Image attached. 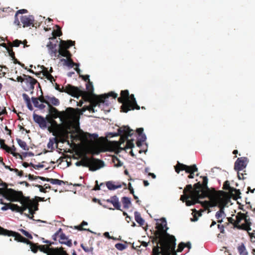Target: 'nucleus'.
Listing matches in <instances>:
<instances>
[{
  "mask_svg": "<svg viewBox=\"0 0 255 255\" xmlns=\"http://www.w3.org/2000/svg\"><path fill=\"white\" fill-rule=\"evenodd\" d=\"M161 223L157 224L156 231L152 237V243H156L152 249V255H176L175 251L176 238L167 233L168 228L165 218H162Z\"/></svg>",
  "mask_w": 255,
  "mask_h": 255,
  "instance_id": "obj_1",
  "label": "nucleus"
},
{
  "mask_svg": "<svg viewBox=\"0 0 255 255\" xmlns=\"http://www.w3.org/2000/svg\"><path fill=\"white\" fill-rule=\"evenodd\" d=\"M3 194L9 201H19L22 204V206L19 207L17 204L10 203V209L12 211L22 213L28 210L27 216L30 219L34 217L35 211L38 209V203L37 201L31 200L29 197L24 196L22 191H17L11 188L5 189Z\"/></svg>",
  "mask_w": 255,
  "mask_h": 255,
  "instance_id": "obj_2",
  "label": "nucleus"
},
{
  "mask_svg": "<svg viewBox=\"0 0 255 255\" xmlns=\"http://www.w3.org/2000/svg\"><path fill=\"white\" fill-rule=\"evenodd\" d=\"M49 113L52 118L56 119L59 118L62 124L66 126H70L77 120V114L74 112V109L71 107L66 108L65 111H59L56 108L50 107Z\"/></svg>",
  "mask_w": 255,
  "mask_h": 255,
  "instance_id": "obj_3",
  "label": "nucleus"
},
{
  "mask_svg": "<svg viewBox=\"0 0 255 255\" xmlns=\"http://www.w3.org/2000/svg\"><path fill=\"white\" fill-rule=\"evenodd\" d=\"M226 197L225 192L221 190L215 191L210 201H204L202 203V205L211 207L218 206L220 209L216 212L215 216L217 219H220L225 215L224 209L226 204Z\"/></svg>",
  "mask_w": 255,
  "mask_h": 255,
  "instance_id": "obj_4",
  "label": "nucleus"
},
{
  "mask_svg": "<svg viewBox=\"0 0 255 255\" xmlns=\"http://www.w3.org/2000/svg\"><path fill=\"white\" fill-rule=\"evenodd\" d=\"M194 189H193L192 185L188 184L186 185V187L184 188V192H190L192 197L194 199V200L197 201L198 203H200V201L199 200V199L208 197V196L206 195V193H204L203 186L200 182L195 184L194 185Z\"/></svg>",
  "mask_w": 255,
  "mask_h": 255,
  "instance_id": "obj_5",
  "label": "nucleus"
},
{
  "mask_svg": "<svg viewBox=\"0 0 255 255\" xmlns=\"http://www.w3.org/2000/svg\"><path fill=\"white\" fill-rule=\"evenodd\" d=\"M133 134V130L130 129L129 127L123 126L118 129V134L116 135H121L120 139L122 142L127 140L126 148H132L134 146L133 142V140H128V137L131 136Z\"/></svg>",
  "mask_w": 255,
  "mask_h": 255,
  "instance_id": "obj_6",
  "label": "nucleus"
},
{
  "mask_svg": "<svg viewBox=\"0 0 255 255\" xmlns=\"http://www.w3.org/2000/svg\"><path fill=\"white\" fill-rule=\"evenodd\" d=\"M109 97H112L116 99L118 97V94L114 92H111L107 94L100 96L95 95L94 97L90 101V104L95 109L96 106H100L101 104H105L108 105V99Z\"/></svg>",
  "mask_w": 255,
  "mask_h": 255,
  "instance_id": "obj_7",
  "label": "nucleus"
},
{
  "mask_svg": "<svg viewBox=\"0 0 255 255\" xmlns=\"http://www.w3.org/2000/svg\"><path fill=\"white\" fill-rule=\"evenodd\" d=\"M75 43L74 41H72L71 40L67 41L61 40L57 55H59V56L61 55L63 57H65L67 58H69V57H71L72 54L68 50V49L71 46L74 45Z\"/></svg>",
  "mask_w": 255,
  "mask_h": 255,
  "instance_id": "obj_8",
  "label": "nucleus"
},
{
  "mask_svg": "<svg viewBox=\"0 0 255 255\" xmlns=\"http://www.w3.org/2000/svg\"><path fill=\"white\" fill-rule=\"evenodd\" d=\"M249 216L247 215V213L246 214L239 212L236 216V220H235L232 217L228 218V222L233 224L235 228H237L239 230L247 229L246 226L244 225V223L240 224L242 220H244L245 223L246 222V219H248Z\"/></svg>",
  "mask_w": 255,
  "mask_h": 255,
  "instance_id": "obj_9",
  "label": "nucleus"
},
{
  "mask_svg": "<svg viewBox=\"0 0 255 255\" xmlns=\"http://www.w3.org/2000/svg\"><path fill=\"white\" fill-rule=\"evenodd\" d=\"M121 109L125 113H127L131 110L140 109V107L137 104L134 95L131 94L129 95V99H128L125 103H123V105L121 106Z\"/></svg>",
  "mask_w": 255,
  "mask_h": 255,
  "instance_id": "obj_10",
  "label": "nucleus"
},
{
  "mask_svg": "<svg viewBox=\"0 0 255 255\" xmlns=\"http://www.w3.org/2000/svg\"><path fill=\"white\" fill-rule=\"evenodd\" d=\"M174 168L175 171L177 173H179L180 171L183 170L185 171L187 173H191L198 171V168L195 164L188 166L183 163H181L178 161L174 166Z\"/></svg>",
  "mask_w": 255,
  "mask_h": 255,
  "instance_id": "obj_11",
  "label": "nucleus"
},
{
  "mask_svg": "<svg viewBox=\"0 0 255 255\" xmlns=\"http://www.w3.org/2000/svg\"><path fill=\"white\" fill-rule=\"evenodd\" d=\"M76 88L77 89L76 92H75L73 95H71L72 97H76L78 98L79 97L81 96L82 99L85 101L89 102L92 100V99L94 97L95 95L93 94V93H90V92H86L85 91H83L80 89L79 88L76 87Z\"/></svg>",
  "mask_w": 255,
  "mask_h": 255,
  "instance_id": "obj_12",
  "label": "nucleus"
},
{
  "mask_svg": "<svg viewBox=\"0 0 255 255\" xmlns=\"http://www.w3.org/2000/svg\"><path fill=\"white\" fill-rule=\"evenodd\" d=\"M88 167L91 171H96L104 166V162L94 157H89Z\"/></svg>",
  "mask_w": 255,
  "mask_h": 255,
  "instance_id": "obj_13",
  "label": "nucleus"
},
{
  "mask_svg": "<svg viewBox=\"0 0 255 255\" xmlns=\"http://www.w3.org/2000/svg\"><path fill=\"white\" fill-rule=\"evenodd\" d=\"M249 159L247 157H239L235 162L234 169L237 171H242L246 168Z\"/></svg>",
  "mask_w": 255,
  "mask_h": 255,
  "instance_id": "obj_14",
  "label": "nucleus"
},
{
  "mask_svg": "<svg viewBox=\"0 0 255 255\" xmlns=\"http://www.w3.org/2000/svg\"><path fill=\"white\" fill-rule=\"evenodd\" d=\"M55 88L60 92H65L70 95H73L75 92L77 91L76 87L70 84H67L65 87H62L61 88L57 83H55Z\"/></svg>",
  "mask_w": 255,
  "mask_h": 255,
  "instance_id": "obj_15",
  "label": "nucleus"
},
{
  "mask_svg": "<svg viewBox=\"0 0 255 255\" xmlns=\"http://www.w3.org/2000/svg\"><path fill=\"white\" fill-rule=\"evenodd\" d=\"M0 235H4L7 236H12L14 237V240L20 242L22 236L19 233L12 231H9L5 229L0 226Z\"/></svg>",
  "mask_w": 255,
  "mask_h": 255,
  "instance_id": "obj_16",
  "label": "nucleus"
},
{
  "mask_svg": "<svg viewBox=\"0 0 255 255\" xmlns=\"http://www.w3.org/2000/svg\"><path fill=\"white\" fill-rule=\"evenodd\" d=\"M183 195H181L180 197V200L183 202H186V205L187 206H189L191 205H193L195 204L196 203H198L197 201L191 196V193L188 192H184V190H183Z\"/></svg>",
  "mask_w": 255,
  "mask_h": 255,
  "instance_id": "obj_17",
  "label": "nucleus"
},
{
  "mask_svg": "<svg viewBox=\"0 0 255 255\" xmlns=\"http://www.w3.org/2000/svg\"><path fill=\"white\" fill-rule=\"evenodd\" d=\"M21 22L23 27L34 26V17L32 15L22 16L20 17Z\"/></svg>",
  "mask_w": 255,
  "mask_h": 255,
  "instance_id": "obj_18",
  "label": "nucleus"
},
{
  "mask_svg": "<svg viewBox=\"0 0 255 255\" xmlns=\"http://www.w3.org/2000/svg\"><path fill=\"white\" fill-rule=\"evenodd\" d=\"M208 180V178L206 176H203V182L201 184L203 188L204 193L205 194V193H206V195H207L208 197L210 198V199H211L212 195H213L215 191L216 190L214 189H213V190H211L208 188L207 186Z\"/></svg>",
  "mask_w": 255,
  "mask_h": 255,
  "instance_id": "obj_19",
  "label": "nucleus"
},
{
  "mask_svg": "<svg viewBox=\"0 0 255 255\" xmlns=\"http://www.w3.org/2000/svg\"><path fill=\"white\" fill-rule=\"evenodd\" d=\"M50 126L48 127V130L50 132H52L53 135H56L57 132L60 131V128L62 127V123L58 124L57 122L54 120L53 122L50 124Z\"/></svg>",
  "mask_w": 255,
  "mask_h": 255,
  "instance_id": "obj_20",
  "label": "nucleus"
},
{
  "mask_svg": "<svg viewBox=\"0 0 255 255\" xmlns=\"http://www.w3.org/2000/svg\"><path fill=\"white\" fill-rule=\"evenodd\" d=\"M33 118L34 121L38 124L42 128H45L47 127L46 120L41 116L33 114Z\"/></svg>",
  "mask_w": 255,
  "mask_h": 255,
  "instance_id": "obj_21",
  "label": "nucleus"
},
{
  "mask_svg": "<svg viewBox=\"0 0 255 255\" xmlns=\"http://www.w3.org/2000/svg\"><path fill=\"white\" fill-rule=\"evenodd\" d=\"M244 225L246 226L247 229L242 230L247 231L251 239H255V230H252L251 228L252 223L249 217H248V219H246V222L244 223Z\"/></svg>",
  "mask_w": 255,
  "mask_h": 255,
  "instance_id": "obj_22",
  "label": "nucleus"
},
{
  "mask_svg": "<svg viewBox=\"0 0 255 255\" xmlns=\"http://www.w3.org/2000/svg\"><path fill=\"white\" fill-rule=\"evenodd\" d=\"M104 201L111 203L113 204L115 209L118 210L122 211L121 209V206L119 201V198L116 195L111 196L110 199L104 200Z\"/></svg>",
  "mask_w": 255,
  "mask_h": 255,
  "instance_id": "obj_23",
  "label": "nucleus"
},
{
  "mask_svg": "<svg viewBox=\"0 0 255 255\" xmlns=\"http://www.w3.org/2000/svg\"><path fill=\"white\" fill-rule=\"evenodd\" d=\"M47 47L49 50V53L52 57H59V55H57L58 50L57 49V44H53L52 42L49 41L47 44Z\"/></svg>",
  "mask_w": 255,
  "mask_h": 255,
  "instance_id": "obj_24",
  "label": "nucleus"
},
{
  "mask_svg": "<svg viewBox=\"0 0 255 255\" xmlns=\"http://www.w3.org/2000/svg\"><path fill=\"white\" fill-rule=\"evenodd\" d=\"M86 111H89L90 112L94 113L95 112V109L92 107V106L90 104L89 106H84L81 109H74V112L77 114V120L78 121L79 119L80 116L82 115L84 112Z\"/></svg>",
  "mask_w": 255,
  "mask_h": 255,
  "instance_id": "obj_25",
  "label": "nucleus"
},
{
  "mask_svg": "<svg viewBox=\"0 0 255 255\" xmlns=\"http://www.w3.org/2000/svg\"><path fill=\"white\" fill-rule=\"evenodd\" d=\"M115 182L112 181H109L106 182V186L108 189L110 190H114L118 188H121L122 185L124 186V188L127 189V184H126L124 182H123L122 184H120L119 183H117V184H115Z\"/></svg>",
  "mask_w": 255,
  "mask_h": 255,
  "instance_id": "obj_26",
  "label": "nucleus"
},
{
  "mask_svg": "<svg viewBox=\"0 0 255 255\" xmlns=\"http://www.w3.org/2000/svg\"><path fill=\"white\" fill-rule=\"evenodd\" d=\"M59 242L61 244L66 245L69 247H71L72 245V240L69 239L68 237L61 232L59 235Z\"/></svg>",
  "mask_w": 255,
  "mask_h": 255,
  "instance_id": "obj_27",
  "label": "nucleus"
},
{
  "mask_svg": "<svg viewBox=\"0 0 255 255\" xmlns=\"http://www.w3.org/2000/svg\"><path fill=\"white\" fill-rule=\"evenodd\" d=\"M128 99H129V94L128 90H122L121 92V97L118 98V101L120 103H125Z\"/></svg>",
  "mask_w": 255,
  "mask_h": 255,
  "instance_id": "obj_28",
  "label": "nucleus"
},
{
  "mask_svg": "<svg viewBox=\"0 0 255 255\" xmlns=\"http://www.w3.org/2000/svg\"><path fill=\"white\" fill-rule=\"evenodd\" d=\"M23 76L25 77L24 81H25L26 83L30 85L31 89H33L34 85L37 83V81L30 76L26 75L25 74H23Z\"/></svg>",
  "mask_w": 255,
  "mask_h": 255,
  "instance_id": "obj_29",
  "label": "nucleus"
},
{
  "mask_svg": "<svg viewBox=\"0 0 255 255\" xmlns=\"http://www.w3.org/2000/svg\"><path fill=\"white\" fill-rule=\"evenodd\" d=\"M64 251L63 247L50 248L47 253V255H62V252Z\"/></svg>",
  "mask_w": 255,
  "mask_h": 255,
  "instance_id": "obj_30",
  "label": "nucleus"
},
{
  "mask_svg": "<svg viewBox=\"0 0 255 255\" xmlns=\"http://www.w3.org/2000/svg\"><path fill=\"white\" fill-rule=\"evenodd\" d=\"M46 98L48 100L47 105L48 106L49 108L52 107L51 105L57 106L60 104L59 100L54 96H46Z\"/></svg>",
  "mask_w": 255,
  "mask_h": 255,
  "instance_id": "obj_31",
  "label": "nucleus"
},
{
  "mask_svg": "<svg viewBox=\"0 0 255 255\" xmlns=\"http://www.w3.org/2000/svg\"><path fill=\"white\" fill-rule=\"evenodd\" d=\"M56 26L57 28V29L56 30H54L53 31V36L52 37L49 38V39H55L56 38V37H59L62 34L60 27L57 25H56Z\"/></svg>",
  "mask_w": 255,
  "mask_h": 255,
  "instance_id": "obj_32",
  "label": "nucleus"
},
{
  "mask_svg": "<svg viewBox=\"0 0 255 255\" xmlns=\"http://www.w3.org/2000/svg\"><path fill=\"white\" fill-rule=\"evenodd\" d=\"M88 161H89V157L87 156H85L83 158H82V159L80 161L77 162L76 164L78 166L81 165V166H83L84 167H88V164H89Z\"/></svg>",
  "mask_w": 255,
  "mask_h": 255,
  "instance_id": "obj_33",
  "label": "nucleus"
},
{
  "mask_svg": "<svg viewBox=\"0 0 255 255\" xmlns=\"http://www.w3.org/2000/svg\"><path fill=\"white\" fill-rule=\"evenodd\" d=\"M134 218L136 222L139 224L140 226L144 225V221L141 218L140 214L139 212L137 211L134 212Z\"/></svg>",
  "mask_w": 255,
  "mask_h": 255,
  "instance_id": "obj_34",
  "label": "nucleus"
},
{
  "mask_svg": "<svg viewBox=\"0 0 255 255\" xmlns=\"http://www.w3.org/2000/svg\"><path fill=\"white\" fill-rule=\"evenodd\" d=\"M122 202L123 203V206L125 209L129 208L131 204V201L129 198L127 197H123L122 198Z\"/></svg>",
  "mask_w": 255,
  "mask_h": 255,
  "instance_id": "obj_35",
  "label": "nucleus"
},
{
  "mask_svg": "<svg viewBox=\"0 0 255 255\" xmlns=\"http://www.w3.org/2000/svg\"><path fill=\"white\" fill-rule=\"evenodd\" d=\"M55 143L57 144L59 143L58 139L57 137H53L50 138L49 141L47 144V147L49 149H53V145Z\"/></svg>",
  "mask_w": 255,
  "mask_h": 255,
  "instance_id": "obj_36",
  "label": "nucleus"
},
{
  "mask_svg": "<svg viewBox=\"0 0 255 255\" xmlns=\"http://www.w3.org/2000/svg\"><path fill=\"white\" fill-rule=\"evenodd\" d=\"M238 251L240 255H248L246 247L243 244L238 247Z\"/></svg>",
  "mask_w": 255,
  "mask_h": 255,
  "instance_id": "obj_37",
  "label": "nucleus"
},
{
  "mask_svg": "<svg viewBox=\"0 0 255 255\" xmlns=\"http://www.w3.org/2000/svg\"><path fill=\"white\" fill-rule=\"evenodd\" d=\"M0 148L5 150L6 152L7 153H10L11 152V150L10 147H9L8 145H7L4 143V140L3 139H2L0 141Z\"/></svg>",
  "mask_w": 255,
  "mask_h": 255,
  "instance_id": "obj_38",
  "label": "nucleus"
},
{
  "mask_svg": "<svg viewBox=\"0 0 255 255\" xmlns=\"http://www.w3.org/2000/svg\"><path fill=\"white\" fill-rule=\"evenodd\" d=\"M16 140L18 145L21 148H22L23 149L25 150H29V147L27 145L26 143L24 141L18 138H17Z\"/></svg>",
  "mask_w": 255,
  "mask_h": 255,
  "instance_id": "obj_39",
  "label": "nucleus"
},
{
  "mask_svg": "<svg viewBox=\"0 0 255 255\" xmlns=\"http://www.w3.org/2000/svg\"><path fill=\"white\" fill-rule=\"evenodd\" d=\"M231 193H233V197L234 199H237L238 198H240V195L241 194V192L239 189L233 188L231 190Z\"/></svg>",
  "mask_w": 255,
  "mask_h": 255,
  "instance_id": "obj_40",
  "label": "nucleus"
},
{
  "mask_svg": "<svg viewBox=\"0 0 255 255\" xmlns=\"http://www.w3.org/2000/svg\"><path fill=\"white\" fill-rule=\"evenodd\" d=\"M61 61H64L65 64L71 68H72L74 66L75 63L73 62V60L71 58V57L69 58H67V59H63Z\"/></svg>",
  "mask_w": 255,
  "mask_h": 255,
  "instance_id": "obj_41",
  "label": "nucleus"
},
{
  "mask_svg": "<svg viewBox=\"0 0 255 255\" xmlns=\"http://www.w3.org/2000/svg\"><path fill=\"white\" fill-rule=\"evenodd\" d=\"M49 182L52 184L58 185H61L62 184H65V182L63 180L58 179L50 178Z\"/></svg>",
  "mask_w": 255,
  "mask_h": 255,
  "instance_id": "obj_42",
  "label": "nucleus"
},
{
  "mask_svg": "<svg viewBox=\"0 0 255 255\" xmlns=\"http://www.w3.org/2000/svg\"><path fill=\"white\" fill-rule=\"evenodd\" d=\"M30 246V249L31 251L33 253H36L38 251L39 246L38 245V244H35L32 242H31V244H29Z\"/></svg>",
  "mask_w": 255,
  "mask_h": 255,
  "instance_id": "obj_43",
  "label": "nucleus"
},
{
  "mask_svg": "<svg viewBox=\"0 0 255 255\" xmlns=\"http://www.w3.org/2000/svg\"><path fill=\"white\" fill-rule=\"evenodd\" d=\"M102 150H100L98 147L96 146H92L90 148V153L92 154H98Z\"/></svg>",
  "mask_w": 255,
  "mask_h": 255,
  "instance_id": "obj_44",
  "label": "nucleus"
},
{
  "mask_svg": "<svg viewBox=\"0 0 255 255\" xmlns=\"http://www.w3.org/2000/svg\"><path fill=\"white\" fill-rule=\"evenodd\" d=\"M84 137L85 138H89L91 141L93 139H96L98 138V135L97 134H90L89 133H85Z\"/></svg>",
  "mask_w": 255,
  "mask_h": 255,
  "instance_id": "obj_45",
  "label": "nucleus"
},
{
  "mask_svg": "<svg viewBox=\"0 0 255 255\" xmlns=\"http://www.w3.org/2000/svg\"><path fill=\"white\" fill-rule=\"evenodd\" d=\"M54 136H55V137L58 138L59 142H61L63 143L65 142V140L64 138V136L63 134H62V133L60 131H58L57 132V134L56 135H54Z\"/></svg>",
  "mask_w": 255,
  "mask_h": 255,
  "instance_id": "obj_46",
  "label": "nucleus"
},
{
  "mask_svg": "<svg viewBox=\"0 0 255 255\" xmlns=\"http://www.w3.org/2000/svg\"><path fill=\"white\" fill-rule=\"evenodd\" d=\"M39 248L38 249L44 253L47 254V253L48 252L49 249L51 248L47 245H41L38 246Z\"/></svg>",
  "mask_w": 255,
  "mask_h": 255,
  "instance_id": "obj_47",
  "label": "nucleus"
},
{
  "mask_svg": "<svg viewBox=\"0 0 255 255\" xmlns=\"http://www.w3.org/2000/svg\"><path fill=\"white\" fill-rule=\"evenodd\" d=\"M22 43V41L15 39L13 41L12 43L9 42V45H10V47L12 48V47H18L20 44Z\"/></svg>",
  "mask_w": 255,
  "mask_h": 255,
  "instance_id": "obj_48",
  "label": "nucleus"
},
{
  "mask_svg": "<svg viewBox=\"0 0 255 255\" xmlns=\"http://www.w3.org/2000/svg\"><path fill=\"white\" fill-rule=\"evenodd\" d=\"M113 162L114 163L115 165L117 167H120L122 165V162L118 157L116 156H114L113 157Z\"/></svg>",
  "mask_w": 255,
  "mask_h": 255,
  "instance_id": "obj_49",
  "label": "nucleus"
},
{
  "mask_svg": "<svg viewBox=\"0 0 255 255\" xmlns=\"http://www.w3.org/2000/svg\"><path fill=\"white\" fill-rule=\"evenodd\" d=\"M86 89L88 90V92L93 93L94 88L93 83L90 81L87 82V83L86 84Z\"/></svg>",
  "mask_w": 255,
  "mask_h": 255,
  "instance_id": "obj_50",
  "label": "nucleus"
},
{
  "mask_svg": "<svg viewBox=\"0 0 255 255\" xmlns=\"http://www.w3.org/2000/svg\"><path fill=\"white\" fill-rule=\"evenodd\" d=\"M0 9L3 11V12H6L8 14H10V13H13L14 12V10L12 8L9 7H3V8H0Z\"/></svg>",
  "mask_w": 255,
  "mask_h": 255,
  "instance_id": "obj_51",
  "label": "nucleus"
},
{
  "mask_svg": "<svg viewBox=\"0 0 255 255\" xmlns=\"http://www.w3.org/2000/svg\"><path fill=\"white\" fill-rule=\"evenodd\" d=\"M232 188H233V187H230L229 181L227 180L224 183L223 189L224 190H229V191L231 193V190Z\"/></svg>",
  "mask_w": 255,
  "mask_h": 255,
  "instance_id": "obj_52",
  "label": "nucleus"
},
{
  "mask_svg": "<svg viewBox=\"0 0 255 255\" xmlns=\"http://www.w3.org/2000/svg\"><path fill=\"white\" fill-rule=\"evenodd\" d=\"M93 200V201H94L95 202H97L99 205H100L101 206H102L104 208H107L109 210H114V208L109 207L107 205L103 204V203L101 202V201L99 199H98L96 198H94Z\"/></svg>",
  "mask_w": 255,
  "mask_h": 255,
  "instance_id": "obj_53",
  "label": "nucleus"
},
{
  "mask_svg": "<svg viewBox=\"0 0 255 255\" xmlns=\"http://www.w3.org/2000/svg\"><path fill=\"white\" fill-rule=\"evenodd\" d=\"M115 247L120 251H123L127 248V246L122 243H117L115 245Z\"/></svg>",
  "mask_w": 255,
  "mask_h": 255,
  "instance_id": "obj_54",
  "label": "nucleus"
},
{
  "mask_svg": "<svg viewBox=\"0 0 255 255\" xmlns=\"http://www.w3.org/2000/svg\"><path fill=\"white\" fill-rule=\"evenodd\" d=\"M185 247V244H184L183 242H181L179 244L177 251H176L175 250V251L176 253V252H181ZM176 255H177L176 254Z\"/></svg>",
  "mask_w": 255,
  "mask_h": 255,
  "instance_id": "obj_55",
  "label": "nucleus"
},
{
  "mask_svg": "<svg viewBox=\"0 0 255 255\" xmlns=\"http://www.w3.org/2000/svg\"><path fill=\"white\" fill-rule=\"evenodd\" d=\"M81 247L83 249V250L86 253L93 252V248L92 247H85L83 245V244H81Z\"/></svg>",
  "mask_w": 255,
  "mask_h": 255,
  "instance_id": "obj_56",
  "label": "nucleus"
},
{
  "mask_svg": "<svg viewBox=\"0 0 255 255\" xmlns=\"http://www.w3.org/2000/svg\"><path fill=\"white\" fill-rule=\"evenodd\" d=\"M38 100L42 103L48 104V100L46 98V96H43L42 95L37 98Z\"/></svg>",
  "mask_w": 255,
  "mask_h": 255,
  "instance_id": "obj_57",
  "label": "nucleus"
},
{
  "mask_svg": "<svg viewBox=\"0 0 255 255\" xmlns=\"http://www.w3.org/2000/svg\"><path fill=\"white\" fill-rule=\"evenodd\" d=\"M20 231L22 233V234H23L24 236H25L28 239H32V235L30 233H29L27 231H26L23 229L20 230Z\"/></svg>",
  "mask_w": 255,
  "mask_h": 255,
  "instance_id": "obj_58",
  "label": "nucleus"
},
{
  "mask_svg": "<svg viewBox=\"0 0 255 255\" xmlns=\"http://www.w3.org/2000/svg\"><path fill=\"white\" fill-rule=\"evenodd\" d=\"M46 120V122L51 124L54 121V119L52 118V117L50 115H47L45 118Z\"/></svg>",
  "mask_w": 255,
  "mask_h": 255,
  "instance_id": "obj_59",
  "label": "nucleus"
},
{
  "mask_svg": "<svg viewBox=\"0 0 255 255\" xmlns=\"http://www.w3.org/2000/svg\"><path fill=\"white\" fill-rule=\"evenodd\" d=\"M42 73L44 76L45 77L47 76L48 75H50V73H49V71H48V69L47 68L45 67L44 66H42Z\"/></svg>",
  "mask_w": 255,
  "mask_h": 255,
  "instance_id": "obj_60",
  "label": "nucleus"
},
{
  "mask_svg": "<svg viewBox=\"0 0 255 255\" xmlns=\"http://www.w3.org/2000/svg\"><path fill=\"white\" fill-rule=\"evenodd\" d=\"M32 102L35 107L38 108V105H39V103L38 102V99L37 98L32 97L31 98Z\"/></svg>",
  "mask_w": 255,
  "mask_h": 255,
  "instance_id": "obj_61",
  "label": "nucleus"
},
{
  "mask_svg": "<svg viewBox=\"0 0 255 255\" xmlns=\"http://www.w3.org/2000/svg\"><path fill=\"white\" fill-rule=\"evenodd\" d=\"M22 97H23L24 100L25 101L26 104L31 102L30 98L26 94L23 93L22 94Z\"/></svg>",
  "mask_w": 255,
  "mask_h": 255,
  "instance_id": "obj_62",
  "label": "nucleus"
},
{
  "mask_svg": "<svg viewBox=\"0 0 255 255\" xmlns=\"http://www.w3.org/2000/svg\"><path fill=\"white\" fill-rule=\"evenodd\" d=\"M7 52H8L9 56H10L12 59L14 58L15 57V53L13 51L12 48L10 47L7 49Z\"/></svg>",
  "mask_w": 255,
  "mask_h": 255,
  "instance_id": "obj_63",
  "label": "nucleus"
},
{
  "mask_svg": "<svg viewBox=\"0 0 255 255\" xmlns=\"http://www.w3.org/2000/svg\"><path fill=\"white\" fill-rule=\"evenodd\" d=\"M27 12H28V10L27 9H21L17 10L15 14L18 15L19 14L26 13Z\"/></svg>",
  "mask_w": 255,
  "mask_h": 255,
  "instance_id": "obj_64",
  "label": "nucleus"
}]
</instances>
